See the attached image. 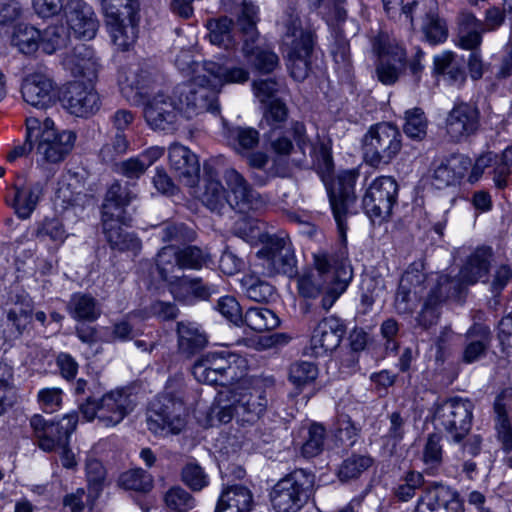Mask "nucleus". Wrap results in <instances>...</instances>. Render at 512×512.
<instances>
[{
	"mask_svg": "<svg viewBox=\"0 0 512 512\" xmlns=\"http://www.w3.org/2000/svg\"><path fill=\"white\" fill-rule=\"evenodd\" d=\"M199 67L203 74L193 82L179 84L171 90L161 89L147 99L144 118L151 129L171 130L180 118L218 112L217 95L221 88L243 84L249 79V71L243 66L207 62Z\"/></svg>",
	"mask_w": 512,
	"mask_h": 512,
	"instance_id": "f257e3e1",
	"label": "nucleus"
},
{
	"mask_svg": "<svg viewBox=\"0 0 512 512\" xmlns=\"http://www.w3.org/2000/svg\"><path fill=\"white\" fill-rule=\"evenodd\" d=\"M314 267L297 279L298 293L307 299L321 296L320 306L329 311L347 290L353 270L346 253H317L314 255Z\"/></svg>",
	"mask_w": 512,
	"mask_h": 512,
	"instance_id": "f03ea898",
	"label": "nucleus"
},
{
	"mask_svg": "<svg viewBox=\"0 0 512 512\" xmlns=\"http://www.w3.org/2000/svg\"><path fill=\"white\" fill-rule=\"evenodd\" d=\"M267 404L263 381L245 376L219 393L218 402L209 414L210 425L226 424L233 418L241 425L254 424L266 411Z\"/></svg>",
	"mask_w": 512,
	"mask_h": 512,
	"instance_id": "7ed1b4c3",
	"label": "nucleus"
},
{
	"mask_svg": "<svg viewBox=\"0 0 512 512\" xmlns=\"http://www.w3.org/2000/svg\"><path fill=\"white\" fill-rule=\"evenodd\" d=\"M493 261L492 248L477 247L466 259L457 277L451 278L441 274L437 277V285L433 288L424 304L418 321L423 326H429L437 319L435 306L442 301L458 297L465 286L473 285L485 277Z\"/></svg>",
	"mask_w": 512,
	"mask_h": 512,
	"instance_id": "20e7f679",
	"label": "nucleus"
},
{
	"mask_svg": "<svg viewBox=\"0 0 512 512\" xmlns=\"http://www.w3.org/2000/svg\"><path fill=\"white\" fill-rule=\"evenodd\" d=\"M136 197L127 185L114 182L108 189L102 205V225L107 241L113 249L137 253L141 249V241L133 234L123 230L128 226L131 217L125 207Z\"/></svg>",
	"mask_w": 512,
	"mask_h": 512,
	"instance_id": "39448f33",
	"label": "nucleus"
},
{
	"mask_svg": "<svg viewBox=\"0 0 512 512\" xmlns=\"http://www.w3.org/2000/svg\"><path fill=\"white\" fill-rule=\"evenodd\" d=\"M27 139L35 140V154L38 161L58 163L72 151L76 134L71 130H61L51 118L42 121L35 117L26 119Z\"/></svg>",
	"mask_w": 512,
	"mask_h": 512,
	"instance_id": "423d86ee",
	"label": "nucleus"
},
{
	"mask_svg": "<svg viewBox=\"0 0 512 512\" xmlns=\"http://www.w3.org/2000/svg\"><path fill=\"white\" fill-rule=\"evenodd\" d=\"M247 371V360L227 351L209 352L198 359L192 368L198 382L222 386H233L247 375Z\"/></svg>",
	"mask_w": 512,
	"mask_h": 512,
	"instance_id": "0eeeda50",
	"label": "nucleus"
},
{
	"mask_svg": "<svg viewBox=\"0 0 512 512\" xmlns=\"http://www.w3.org/2000/svg\"><path fill=\"white\" fill-rule=\"evenodd\" d=\"M283 51L287 68L296 81L304 80L310 71L313 51V35L301 26L298 16L290 15L284 22Z\"/></svg>",
	"mask_w": 512,
	"mask_h": 512,
	"instance_id": "6e6552de",
	"label": "nucleus"
},
{
	"mask_svg": "<svg viewBox=\"0 0 512 512\" xmlns=\"http://www.w3.org/2000/svg\"><path fill=\"white\" fill-rule=\"evenodd\" d=\"M401 138L399 129L389 122L372 125L362 139L365 162L373 167L389 164L401 150Z\"/></svg>",
	"mask_w": 512,
	"mask_h": 512,
	"instance_id": "1a4fd4ad",
	"label": "nucleus"
},
{
	"mask_svg": "<svg viewBox=\"0 0 512 512\" xmlns=\"http://www.w3.org/2000/svg\"><path fill=\"white\" fill-rule=\"evenodd\" d=\"M315 477L304 469H296L279 480L270 494L277 512H298L310 497Z\"/></svg>",
	"mask_w": 512,
	"mask_h": 512,
	"instance_id": "9d476101",
	"label": "nucleus"
},
{
	"mask_svg": "<svg viewBox=\"0 0 512 512\" xmlns=\"http://www.w3.org/2000/svg\"><path fill=\"white\" fill-rule=\"evenodd\" d=\"M256 256L257 266L264 276L283 274L291 277L297 271L294 248L290 238L283 233L266 236L264 245L257 251Z\"/></svg>",
	"mask_w": 512,
	"mask_h": 512,
	"instance_id": "9b49d317",
	"label": "nucleus"
},
{
	"mask_svg": "<svg viewBox=\"0 0 512 512\" xmlns=\"http://www.w3.org/2000/svg\"><path fill=\"white\" fill-rule=\"evenodd\" d=\"M258 7L251 2L244 1L238 17V26L244 37L242 51L249 58L255 68L263 73L272 72L278 65V56L270 49H263L252 44L258 37L256 22Z\"/></svg>",
	"mask_w": 512,
	"mask_h": 512,
	"instance_id": "f8f14e48",
	"label": "nucleus"
},
{
	"mask_svg": "<svg viewBox=\"0 0 512 512\" xmlns=\"http://www.w3.org/2000/svg\"><path fill=\"white\" fill-rule=\"evenodd\" d=\"M186 407L181 400L162 397L152 403L147 416V428L156 436L179 434L186 426Z\"/></svg>",
	"mask_w": 512,
	"mask_h": 512,
	"instance_id": "ddd939ff",
	"label": "nucleus"
},
{
	"mask_svg": "<svg viewBox=\"0 0 512 512\" xmlns=\"http://www.w3.org/2000/svg\"><path fill=\"white\" fill-rule=\"evenodd\" d=\"M398 185L390 176H380L371 181L362 197V207L373 223L389 218L397 200Z\"/></svg>",
	"mask_w": 512,
	"mask_h": 512,
	"instance_id": "4468645a",
	"label": "nucleus"
},
{
	"mask_svg": "<svg viewBox=\"0 0 512 512\" xmlns=\"http://www.w3.org/2000/svg\"><path fill=\"white\" fill-rule=\"evenodd\" d=\"M372 48L379 57L377 79L384 85L395 84L406 66V52L399 43L386 34H379Z\"/></svg>",
	"mask_w": 512,
	"mask_h": 512,
	"instance_id": "2eb2a0df",
	"label": "nucleus"
},
{
	"mask_svg": "<svg viewBox=\"0 0 512 512\" xmlns=\"http://www.w3.org/2000/svg\"><path fill=\"white\" fill-rule=\"evenodd\" d=\"M111 44L118 51H128L136 43L139 32L140 7L102 14Z\"/></svg>",
	"mask_w": 512,
	"mask_h": 512,
	"instance_id": "dca6fc26",
	"label": "nucleus"
},
{
	"mask_svg": "<svg viewBox=\"0 0 512 512\" xmlns=\"http://www.w3.org/2000/svg\"><path fill=\"white\" fill-rule=\"evenodd\" d=\"M265 138L269 144L271 151L276 155L274 166L270 173L274 176H284L287 172L286 166L277 164L278 159L281 161L283 157L290 155L295 151L292 138L296 143V148L304 155L305 150L310 148V141L306 135V128L303 123L295 122L290 128L268 131Z\"/></svg>",
	"mask_w": 512,
	"mask_h": 512,
	"instance_id": "f3484780",
	"label": "nucleus"
},
{
	"mask_svg": "<svg viewBox=\"0 0 512 512\" xmlns=\"http://www.w3.org/2000/svg\"><path fill=\"white\" fill-rule=\"evenodd\" d=\"M473 409L469 399L460 397L450 398L439 406L436 417L454 443H460L469 433Z\"/></svg>",
	"mask_w": 512,
	"mask_h": 512,
	"instance_id": "a211bd4d",
	"label": "nucleus"
},
{
	"mask_svg": "<svg viewBox=\"0 0 512 512\" xmlns=\"http://www.w3.org/2000/svg\"><path fill=\"white\" fill-rule=\"evenodd\" d=\"M359 173L356 170H345L338 174L335 183L328 189L330 206L342 238H345L346 226L344 219L350 204L355 202V185Z\"/></svg>",
	"mask_w": 512,
	"mask_h": 512,
	"instance_id": "6ab92c4d",
	"label": "nucleus"
},
{
	"mask_svg": "<svg viewBox=\"0 0 512 512\" xmlns=\"http://www.w3.org/2000/svg\"><path fill=\"white\" fill-rule=\"evenodd\" d=\"M61 102L71 115L83 118L94 115L101 106L99 94L92 84L79 80L69 82L64 87Z\"/></svg>",
	"mask_w": 512,
	"mask_h": 512,
	"instance_id": "aec40b11",
	"label": "nucleus"
},
{
	"mask_svg": "<svg viewBox=\"0 0 512 512\" xmlns=\"http://www.w3.org/2000/svg\"><path fill=\"white\" fill-rule=\"evenodd\" d=\"M64 16L70 33L77 39L92 40L100 27L94 8L84 0H67Z\"/></svg>",
	"mask_w": 512,
	"mask_h": 512,
	"instance_id": "412c9836",
	"label": "nucleus"
},
{
	"mask_svg": "<svg viewBox=\"0 0 512 512\" xmlns=\"http://www.w3.org/2000/svg\"><path fill=\"white\" fill-rule=\"evenodd\" d=\"M223 178L228 189L229 210L247 213L257 210L263 205L260 195L237 170L234 168L227 169Z\"/></svg>",
	"mask_w": 512,
	"mask_h": 512,
	"instance_id": "4be33fe9",
	"label": "nucleus"
},
{
	"mask_svg": "<svg viewBox=\"0 0 512 512\" xmlns=\"http://www.w3.org/2000/svg\"><path fill=\"white\" fill-rule=\"evenodd\" d=\"M21 93L27 104L38 109H47L56 101V83L47 72L34 71L23 80Z\"/></svg>",
	"mask_w": 512,
	"mask_h": 512,
	"instance_id": "5701e85b",
	"label": "nucleus"
},
{
	"mask_svg": "<svg viewBox=\"0 0 512 512\" xmlns=\"http://www.w3.org/2000/svg\"><path fill=\"white\" fill-rule=\"evenodd\" d=\"M346 333L343 321L335 316L322 319L314 328L310 339L311 354L320 357L334 351Z\"/></svg>",
	"mask_w": 512,
	"mask_h": 512,
	"instance_id": "b1692460",
	"label": "nucleus"
},
{
	"mask_svg": "<svg viewBox=\"0 0 512 512\" xmlns=\"http://www.w3.org/2000/svg\"><path fill=\"white\" fill-rule=\"evenodd\" d=\"M135 407V400L128 389L112 390L100 399L99 423L104 427H114L121 423Z\"/></svg>",
	"mask_w": 512,
	"mask_h": 512,
	"instance_id": "393cba45",
	"label": "nucleus"
},
{
	"mask_svg": "<svg viewBox=\"0 0 512 512\" xmlns=\"http://www.w3.org/2000/svg\"><path fill=\"white\" fill-rule=\"evenodd\" d=\"M479 128V111L476 107L460 103L453 106L445 119V130L452 141L460 142Z\"/></svg>",
	"mask_w": 512,
	"mask_h": 512,
	"instance_id": "a878e982",
	"label": "nucleus"
},
{
	"mask_svg": "<svg viewBox=\"0 0 512 512\" xmlns=\"http://www.w3.org/2000/svg\"><path fill=\"white\" fill-rule=\"evenodd\" d=\"M172 170L186 186L195 189L199 181L200 165L197 156L187 147L174 143L168 149Z\"/></svg>",
	"mask_w": 512,
	"mask_h": 512,
	"instance_id": "bb28decb",
	"label": "nucleus"
},
{
	"mask_svg": "<svg viewBox=\"0 0 512 512\" xmlns=\"http://www.w3.org/2000/svg\"><path fill=\"white\" fill-rule=\"evenodd\" d=\"M457 492L439 485L427 490L417 501L414 512H462Z\"/></svg>",
	"mask_w": 512,
	"mask_h": 512,
	"instance_id": "cd10ccee",
	"label": "nucleus"
},
{
	"mask_svg": "<svg viewBox=\"0 0 512 512\" xmlns=\"http://www.w3.org/2000/svg\"><path fill=\"white\" fill-rule=\"evenodd\" d=\"M471 167V159L463 154L451 155L433 170L432 184L437 189L458 185Z\"/></svg>",
	"mask_w": 512,
	"mask_h": 512,
	"instance_id": "c85d7f7f",
	"label": "nucleus"
},
{
	"mask_svg": "<svg viewBox=\"0 0 512 512\" xmlns=\"http://www.w3.org/2000/svg\"><path fill=\"white\" fill-rule=\"evenodd\" d=\"M204 170L206 175L202 187L194 190V194L211 212L222 215L229 210L227 192L209 166H205Z\"/></svg>",
	"mask_w": 512,
	"mask_h": 512,
	"instance_id": "c756f323",
	"label": "nucleus"
},
{
	"mask_svg": "<svg viewBox=\"0 0 512 512\" xmlns=\"http://www.w3.org/2000/svg\"><path fill=\"white\" fill-rule=\"evenodd\" d=\"M168 283L174 298L189 304L218 292L215 285H205L201 279L188 276H173Z\"/></svg>",
	"mask_w": 512,
	"mask_h": 512,
	"instance_id": "7c9ffc66",
	"label": "nucleus"
},
{
	"mask_svg": "<svg viewBox=\"0 0 512 512\" xmlns=\"http://www.w3.org/2000/svg\"><path fill=\"white\" fill-rule=\"evenodd\" d=\"M63 65L74 77H82L90 83L96 78L99 70L98 59L84 45L77 47L72 55L65 57Z\"/></svg>",
	"mask_w": 512,
	"mask_h": 512,
	"instance_id": "2f4dec72",
	"label": "nucleus"
},
{
	"mask_svg": "<svg viewBox=\"0 0 512 512\" xmlns=\"http://www.w3.org/2000/svg\"><path fill=\"white\" fill-rule=\"evenodd\" d=\"M466 343L462 353V361L471 364L483 358L491 344V331L483 325L476 323L466 332Z\"/></svg>",
	"mask_w": 512,
	"mask_h": 512,
	"instance_id": "473e14b6",
	"label": "nucleus"
},
{
	"mask_svg": "<svg viewBox=\"0 0 512 512\" xmlns=\"http://www.w3.org/2000/svg\"><path fill=\"white\" fill-rule=\"evenodd\" d=\"M252 504L251 491L243 485H233L222 491L215 512H249Z\"/></svg>",
	"mask_w": 512,
	"mask_h": 512,
	"instance_id": "72a5a7b5",
	"label": "nucleus"
},
{
	"mask_svg": "<svg viewBox=\"0 0 512 512\" xmlns=\"http://www.w3.org/2000/svg\"><path fill=\"white\" fill-rule=\"evenodd\" d=\"M41 196L38 186L14 187L7 196V203L21 219H28L35 210Z\"/></svg>",
	"mask_w": 512,
	"mask_h": 512,
	"instance_id": "f704fd0d",
	"label": "nucleus"
},
{
	"mask_svg": "<svg viewBox=\"0 0 512 512\" xmlns=\"http://www.w3.org/2000/svg\"><path fill=\"white\" fill-rule=\"evenodd\" d=\"M30 426L41 450L51 452L58 445L64 443L59 427L54 422L47 421L42 415H33L30 419Z\"/></svg>",
	"mask_w": 512,
	"mask_h": 512,
	"instance_id": "c9c22d12",
	"label": "nucleus"
},
{
	"mask_svg": "<svg viewBox=\"0 0 512 512\" xmlns=\"http://www.w3.org/2000/svg\"><path fill=\"white\" fill-rule=\"evenodd\" d=\"M458 24V45L466 50L478 47L482 41V33L485 32L483 23L473 14L462 12Z\"/></svg>",
	"mask_w": 512,
	"mask_h": 512,
	"instance_id": "e433bc0d",
	"label": "nucleus"
},
{
	"mask_svg": "<svg viewBox=\"0 0 512 512\" xmlns=\"http://www.w3.org/2000/svg\"><path fill=\"white\" fill-rule=\"evenodd\" d=\"M67 311L77 321L93 322L101 315V308L97 300L84 293H75L71 296Z\"/></svg>",
	"mask_w": 512,
	"mask_h": 512,
	"instance_id": "4c0bfd02",
	"label": "nucleus"
},
{
	"mask_svg": "<svg viewBox=\"0 0 512 512\" xmlns=\"http://www.w3.org/2000/svg\"><path fill=\"white\" fill-rule=\"evenodd\" d=\"M424 279V275L418 271H406L400 279L399 287L395 296V309L399 314H406L412 311L413 302L417 291H411V287Z\"/></svg>",
	"mask_w": 512,
	"mask_h": 512,
	"instance_id": "58836bf2",
	"label": "nucleus"
},
{
	"mask_svg": "<svg viewBox=\"0 0 512 512\" xmlns=\"http://www.w3.org/2000/svg\"><path fill=\"white\" fill-rule=\"evenodd\" d=\"M40 38V30L27 24H19L12 31L10 43L19 52L31 55L40 47Z\"/></svg>",
	"mask_w": 512,
	"mask_h": 512,
	"instance_id": "ea45409f",
	"label": "nucleus"
},
{
	"mask_svg": "<svg viewBox=\"0 0 512 512\" xmlns=\"http://www.w3.org/2000/svg\"><path fill=\"white\" fill-rule=\"evenodd\" d=\"M32 236L40 243L51 242L58 248L65 242L68 234L58 219L45 218L35 224Z\"/></svg>",
	"mask_w": 512,
	"mask_h": 512,
	"instance_id": "a19ab883",
	"label": "nucleus"
},
{
	"mask_svg": "<svg viewBox=\"0 0 512 512\" xmlns=\"http://www.w3.org/2000/svg\"><path fill=\"white\" fill-rule=\"evenodd\" d=\"M177 332L179 349L184 353L193 354L207 343L206 335L196 323L179 322Z\"/></svg>",
	"mask_w": 512,
	"mask_h": 512,
	"instance_id": "79ce46f5",
	"label": "nucleus"
},
{
	"mask_svg": "<svg viewBox=\"0 0 512 512\" xmlns=\"http://www.w3.org/2000/svg\"><path fill=\"white\" fill-rule=\"evenodd\" d=\"M33 304L25 301L7 312V328L9 338H19L32 321Z\"/></svg>",
	"mask_w": 512,
	"mask_h": 512,
	"instance_id": "37998d69",
	"label": "nucleus"
},
{
	"mask_svg": "<svg viewBox=\"0 0 512 512\" xmlns=\"http://www.w3.org/2000/svg\"><path fill=\"white\" fill-rule=\"evenodd\" d=\"M147 82V73H139L138 68L120 71L118 75L121 92L128 101H134L137 96L142 95V90L146 87Z\"/></svg>",
	"mask_w": 512,
	"mask_h": 512,
	"instance_id": "c03bdc74",
	"label": "nucleus"
},
{
	"mask_svg": "<svg viewBox=\"0 0 512 512\" xmlns=\"http://www.w3.org/2000/svg\"><path fill=\"white\" fill-rule=\"evenodd\" d=\"M243 323L256 332L275 329L280 321L270 309L262 306L250 307L243 315Z\"/></svg>",
	"mask_w": 512,
	"mask_h": 512,
	"instance_id": "a18cd8bd",
	"label": "nucleus"
},
{
	"mask_svg": "<svg viewBox=\"0 0 512 512\" xmlns=\"http://www.w3.org/2000/svg\"><path fill=\"white\" fill-rule=\"evenodd\" d=\"M442 437L438 434L428 435L422 449L421 460L424 470L430 475H435L443 463Z\"/></svg>",
	"mask_w": 512,
	"mask_h": 512,
	"instance_id": "49530a36",
	"label": "nucleus"
},
{
	"mask_svg": "<svg viewBox=\"0 0 512 512\" xmlns=\"http://www.w3.org/2000/svg\"><path fill=\"white\" fill-rule=\"evenodd\" d=\"M232 24V20L227 17L208 21L207 28L210 42L224 49L234 47L236 40L232 34Z\"/></svg>",
	"mask_w": 512,
	"mask_h": 512,
	"instance_id": "de8ad7c7",
	"label": "nucleus"
},
{
	"mask_svg": "<svg viewBox=\"0 0 512 512\" xmlns=\"http://www.w3.org/2000/svg\"><path fill=\"white\" fill-rule=\"evenodd\" d=\"M77 178L72 174L63 175L58 181L54 202L56 206L66 209L77 203L80 192L76 191Z\"/></svg>",
	"mask_w": 512,
	"mask_h": 512,
	"instance_id": "09e8293b",
	"label": "nucleus"
},
{
	"mask_svg": "<svg viewBox=\"0 0 512 512\" xmlns=\"http://www.w3.org/2000/svg\"><path fill=\"white\" fill-rule=\"evenodd\" d=\"M229 141L237 153L247 154L259 143V132L252 127H235L229 131Z\"/></svg>",
	"mask_w": 512,
	"mask_h": 512,
	"instance_id": "8fccbe9b",
	"label": "nucleus"
},
{
	"mask_svg": "<svg viewBox=\"0 0 512 512\" xmlns=\"http://www.w3.org/2000/svg\"><path fill=\"white\" fill-rule=\"evenodd\" d=\"M85 470L88 483L89 498L96 499L102 492L106 479L105 467L98 459L94 457H88L86 459Z\"/></svg>",
	"mask_w": 512,
	"mask_h": 512,
	"instance_id": "3c124183",
	"label": "nucleus"
},
{
	"mask_svg": "<svg viewBox=\"0 0 512 512\" xmlns=\"http://www.w3.org/2000/svg\"><path fill=\"white\" fill-rule=\"evenodd\" d=\"M164 503L170 512H188L195 507V500L184 488L176 486L164 494Z\"/></svg>",
	"mask_w": 512,
	"mask_h": 512,
	"instance_id": "603ef678",
	"label": "nucleus"
},
{
	"mask_svg": "<svg viewBox=\"0 0 512 512\" xmlns=\"http://www.w3.org/2000/svg\"><path fill=\"white\" fill-rule=\"evenodd\" d=\"M118 483L127 490L146 492L152 487V477L141 468L130 469L119 476Z\"/></svg>",
	"mask_w": 512,
	"mask_h": 512,
	"instance_id": "864d4df0",
	"label": "nucleus"
},
{
	"mask_svg": "<svg viewBox=\"0 0 512 512\" xmlns=\"http://www.w3.org/2000/svg\"><path fill=\"white\" fill-rule=\"evenodd\" d=\"M241 284L247 297L256 302L267 301L274 293V287L255 275H245Z\"/></svg>",
	"mask_w": 512,
	"mask_h": 512,
	"instance_id": "5fc2aeb1",
	"label": "nucleus"
},
{
	"mask_svg": "<svg viewBox=\"0 0 512 512\" xmlns=\"http://www.w3.org/2000/svg\"><path fill=\"white\" fill-rule=\"evenodd\" d=\"M404 133L414 140H422L427 133V119L420 108L406 111Z\"/></svg>",
	"mask_w": 512,
	"mask_h": 512,
	"instance_id": "6e6d98bb",
	"label": "nucleus"
},
{
	"mask_svg": "<svg viewBox=\"0 0 512 512\" xmlns=\"http://www.w3.org/2000/svg\"><path fill=\"white\" fill-rule=\"evenodd\" d=\"M438 4L436 0H414L401 8V13L413 25L414 19L419 18L422 23L437 13Z\"/></svg>",
	"mask_w": 512,
	"mask_h": 512,
	"instance_id": "4d7b16f0",
	"label": "nucleus"
},
{
	"mask_svg": "<svg viewBox=\"0 0 512 512\" xmlns=\"http://www.w3.org/2000/svg\"><path fill=\"white\" fill-rule=\"evenodd\" d=\"M210 261L209 253L196 246L179 248V269H200Z\"/></svg>",
	"mask_w": 512,
	"mask_h": 512,
	"instance_id": "13d9d810",
	"label": "nucleus"
},
{
	"mask_svg": "<svg viewBox=\"0 0 512 512\" xmlns=\"http://www.w3.org/2000/svg\"><path fill=\"white\" fill-rule=\"evenodd\" d=\"M372 465V459L368 456L353 455L343 461L339 468L338 476L341 481L357 478L362 472Z\"/></svg>",
	"mask_w": 512,
	"mask_h": 512,
	"instance_id": "bf43d9fd",
	"label": "nucleus"
},
{
	"mask_svg": "<svg viewBox=\"0 0 512 512\" xmlns=\"http://www.w3.org/2000/svg\"><path fill=\"white\" fill-rule=\"evenodd\" d=\"M135 316V313H130L125 319L116 322L112 328H105L102 334V341L113 343L116 341L126 342L133 339L135 334L130 321Z\"/></svg>",
	"mask_w": 512,
	"mask_h": 512,
	"instance_id": "052dcab7",
	"label": "nucleus"
},
{
	"mask_svg": "<svg viewBox=\"0 0 512 512\" xmlns=\"http://www.w3.org/2000/svg\"><path fill=\"white\" fill-rule=\"evenodd\" d=\"M325 429L320 424H312L307 433V438L301 447V454L305 458L319 455L323 450Z\"/></svg>",
	"mask_w": 512,
	"mask_h": 512,
	"instance_id": "680f3d73",
	"label": "nucleus"
},
{
	"mask_svg": "<svg viewBox=\"0 0 512 512\" xmlns=\"http://www.w3.org/2000/svg\"><path fill=\"white\" fill-rule=\"evenodd\" d=\"M318 376V368L307 361L295 363L290 368L289 379L299 389L311 384Z\"/></svg>",
	"mask_w": 512,
	"mask_h": 512,
	"instance_id": "e2e57ef3",
	"label": "nucleus"
},
{
	"mask_svg": "<svg viewBox=\"0 0 512 512\" xmlns=\"http://www.w3.org/2000/svg\"><path fill=\"white\" fill-rule=\"evenodd\" d=\"M178 258L179 248L172 245L163 247L157 254V268L164 281L168 282L173 278L170 273L178 267Z\"/></svg>",
	"mask_w": 512,
	"mask_h": 512,
	"instance_id": "0e129e2a",
	"label": "nucleus"
},
{
	"mask_svg": "<svg viewBox=\"0 0 512 512\" xmlns=\"http://www.w3.org/2000/svg\"><path fill=\"white\" fill-rule=\"evenodd\" d=\"M67 36L61 26H50L41 32L40 47L46 54L66 46Z\"/></svg>",
	"mask_w": 512,
	"mask_h": 512,
	"instance_id": "69168bd1",
	"label": "nucleus"
},
{
	"mask_svg": "<svg viewBox=\"0 0 512 512\" xmlns=\"http://www.w3.org/2000/svg\"><path fill=\"white\" fill-rule=\"evenodd\" d=\"M512 168V146L507 147L499 157L497 155L496 166L493 169V182L499 189H503L509 184V176Z\"/></svg>",
	"mask_w": 512,
	"mask_h": 512,
	"instance_id": "338daca9",
	"label": "nucleus"
},
{
	"mask_svg": "<svg viewBox=\"0 0 512 512\" xmlns=\"http://www.w3.org/2000/svg\"><path fill=\"white\" fill-rule=\"evenodd\" d=\"M423 484V476L420 472L410 471L406 473L401 482L395 487V496L403 502L409 501L415 495L417 489Z\"/></svg>",
	"mask_w": 512,
	"mask_h": 512,
	"instance_id": "774afa93",
	"label": "nucleus"
}]
</instances>
